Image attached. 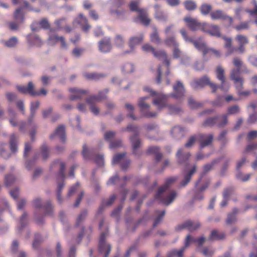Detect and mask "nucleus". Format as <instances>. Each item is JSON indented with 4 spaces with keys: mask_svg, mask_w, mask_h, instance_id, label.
<instances>
[{
    "mask_svg": "<svg viewBox=\"0 0 257 257\" xmlns=\"http://www.w3.org/2000/svg\"><path fill=\"white\" fill-rule=\"evenodd\" d=\"M144 90L150 92V95L153 97V103L157 107L159 110L168 107L171 113L178 114L181 112V109L177 106L173 104L167 105V100L169 95L163 93H158L152 90L149 86L144 87Z\"/></svg>",
    "mask_w": 257,
    "mask_h": 257,
    "instance_id": "obj_1",
    "label": "nucleus"
},
{
    "mask_svg": "<svg viewBox=\"0 0 257 257\" xmlns=\"http://www.w3.org/2000/svg\"><path fill=\"white\" fill-rule=\"evenodd\" d=\"M178 179L176 176L171 177L166 180L163 186L161 187L156 195V199H158L162 204L169 205L173 202L177 196V193L175 191L170 192H167L170 185L176 182Z\"/></svg>",
    "mask_w": 257,
    "mask_h": 257,
    "instance_id": "obj_2",
    "label": "nucleus"
},
{
    "mask_svg": "<svg viewBox=\"0 0 257 257\" xmlns=\"http://www.w3.org/2000/svg\"><path fill=\"white\" fill-rule=\"evenodd\" d=\"M241 64V62L238 59H236L234 60L233 65L236 68L231 70L230 78L234 82L238 94L240 96H247L250 94V91H242L244 80L240 76V68Z\"/></svg>",
    "mask_w": 257,
    "mask_h": 257,
    "instance_id": "obj_3",
    "label": "nucleus"
},
{
    "mask_svg": "<svg viewBox=\"0 0 257 257\" xmlns=\"http://www.w3.org/2000/svg\"><path fill=\"white\" fill-rule=\"evenodd\" d=\"M40 105V102L38 101L35 102H32L31 103L30 116L28 118V123L26 122H21L19 127V130L21 132H26L27 128L30 127L29 134L31 137V141H34L35 140V136L36 134V130L37 128L36 125L33 123V120L37 108Z\"/></svg>",
    "mask_w": 257,
    "mask_h": 257,
    "instance_id": "obj_4",
    "label": "nucleus"
},
{
    "mask_svg": "<svg viewBox=\"0 0 257 257\" xmlns=\"http://www.w3.org/2000/svg\"><path fill=\"white\" fill-rule=\"evenodd\" d=\"M190 84L194 89H201L206 85H208L212 89L213 92H215L218 88V85L212 82L207 75L203 76L200 78L194 79Z\"/></svg>",
    "mask_w": 257,
    "mask_h": 257,
    "instance_id": "obj_5",
    "label": "nucleus"
},
{
    "mask_svg": "<svg viewBox=\"0 0 257 257\" xmlns=\"http://www.w3.org/2000/svg\"><path fill=\"white\" fill-rule=\"evenodd\" d=\"M122 131L133 133V135L130 137V141L133 146V153L137 155L136 150L139 148L141 145V141L139 138L140 134L139 127L136 125L129 124L125 128H123Z\"/></svg>",
    "mask_w": 257,
    "mask_h": 257,
    "instance_id": "obj_6",
    "label": "nucleus"
},
{
    "mask_svg": "<svg viewBox=\"0 0 257 257\" xmlns=\"http://www.w3.org/2000/svg\"><path fill=\"white\" fill-rule=\"evenodd\" d=\"M228 122L227 115L224 114L222 116H217L214 117H209L206 119L203 125L205 126H213L216 124L218 126L222 127L226 125Z\"/></svg>",
    "mask_w": 257,
    "mask_h": 257,
    "instance_id": "obj_7",
    "label": "nucleus"
},
{
    "mask_svg": "<svg viewBox=\"0 0 257 257\" xmlns=\"http://www.w3.org/2000/svg\"><path fill=\"white\" fill-rule=\"evenodd\" d=\"M148 98V96L141 97L139 99L138 101V105L140 108V110L145 117H154L157 115V113L155 112H150L148 110L150 107V105L146 101V99Z\"/></svg>",
    "mask_w": 257,
    "mask_h": 257,
    "instance_id": "obj_8",
    "label": "nucleus"
},
{
    "mask_svg": "<svg viewBox=\"0 0 257 257\" xmlns=\"http://www.w3.org/2000/svg\"><path fill=\"white\" fill-rule=\"evenodd\" d=\"M224 69L220 66H218L216 68V76L218 80L221 82V84L218 86L222 91L226 92L228 90L229 85L225 81V77L224 75Z\"/></svg>",
    "mask_w": 257,
    "mask_h": 257,
    "instance_id": "obj_9",
    "label": "nucleus"
},
{
    "mask_svg": "<svg viewBox=\"0 0 257 257\" xmlns=\"http://www.w3.org/2000/svg\"><path fill=\"white\" fill-rule=\"evenodd\" d=\"M106 235V232H102L100 236L99 242V253L100 254H103L104 257H107V256L109 254L111 249L110 244H107L105 241Z\"/></svg>",
    "mask_w": 257,
    "mask_h": 257,
    "instance_id": "obj_10",
    "label": "nucleus"
},
{
    "mask_svg": "<svg viewBox=\"0 0 257 257\" xmlns=\"http://www.w3.org/2000/svg\"><path fill=\"white\" fill-rule=\"evenodd\" d=\"M102 97L89 96L86 99V101L89 105L91 112L94 115H98L100 114L99 108L95 105L96 103L102 101Z\"/></svg>",
    "mask_w": 257,
    "mask_h": 257,
    "instance_id": "obj_11",
    "label": "nucleus"
},
{
    "mask_svg": "<svg viewBox=\"0 0 257 257\" xmlns=\"http://www.w3.org/2000/svg\"><path fill=\"white\" fill-rule=\"evenodd\" d=\"M202 31L212 36L216 37H220L221 36L220 28L217 25L203 23Z\"/></svg>",
    "mask_w": 257,
    "mask_h": 257,
    "instance_id": "obj_12",
    "label": "nucleus"
},
{
    "mask_svg": "<svg viewBox=\"0 0 257 257\" xmlns=\"http://www.w3.org/2000/svg\"><path fill=\"white\" fill-rule=\"evenodd\" d=\"M98 50L103 53H109L112 49L111 39L109 37H105L98 42Z\"/></svg>",
    "mask_w": 257,
    "mask_h": 257,
    "instance_id": "obj_13",
    "label": "nucleus"
},
{
    "mask_svg": "<svg viewBox=\"0 0 257 257\" xmlns=\"http://www.w3.org/2000/svg\"><path fill=\"white\" fill-rule=\"evenodd\" d=\"M117 163L120 164L121 168L123 170H125L128 167L130 161L125 158L124 153L117 154L114 156L112 164H115Z\"/></svg>",
    "mask_w": 257,
    "mask_h": 257,
    "instance_id": "obj_14",
    "label": "nucleus"
},
{
    "mask_svg": "<svg viewBox=\"0 0 257 257\" xmlns=\"http://www.w3.org/2000/svg\"><path fill=\"white\" fill-rule=\"evenodd\" d=\"M194 47L200 52H202L203 57L209 54V47H208L206 43L201 38L197 40H191Z\"/></svg>",
    "mask_w": 257,
    "mask_h": 257,
    "instance_id": "obj_15",
    "label": "nucleus"
},
{
    "mask_svg": "<svg viewBox=\"0 0 257 257\" xmlns=\"http://www.w3.org/2000/svg\"><path fill=\"white\" fill-rule=\"evenodd\" d=\"M174 93L170 94L171 96L176 99H180L184 96L185 89L184 85L180 81H178L177 83L173 86Z\"/></svg>",
    "mask_w": 257,
    "mask_h": 257,
    "instance_id": "obj_16",
    "label": "nucleus"
},
{
    "mask_svg": "<svg viewBox=\"0 0 257 257\" xmlns=\"http://www.w3.org/2000/svg\"><path fill=\"white\" fill-rule=\"evenodd\" d=\"M200 226V223L197 222H193L190 220H187L181 224H179L176 227V230L180 231L184 229H187L189 231H192L196 230Z\"/></svg>",
    "mask_w": 257,
    "mask_h": 257,
    "instance_id": "obj_17",
    "label": "nucleus"
},
{
    "mask_svg": "<svg viewBox=\"0 0 257 257\" xmlns=\"http://www.w3.org/2000/svg\"><path fill=\"white\" fill-rule=\"evenodd\" d=\"M213 139V136L212 134H198V139L200 143V149H202L210 145Z\"/></svg>",
    "mask_w": 257,
    "mask_h": 257,
    "instance_id": "obj_18",
    "label": "nucleus"
},
{
    "mask_svg": "<svg viewBox=\"0 0 257 257\" xmlns=\"http://www.w3.org/2000/svg\"><path fill=\"white\" fill-rule=\"evenodd\" d=\"M190 239L191 236L189 235H187L185 239V245L179 250L173 249L170 250L168 253V257H173L175 256H177V257H182L183 252H184L186 248L189 245V240Z\"/></svg>",
    "mask_w": 257,
    "mask_h": 257,
    "instance_id": "obj_19",
    "label": "nucleus"
},
{
    "mask_svg": "<svg viewBox=\"0 0 257 257\" xmlns=\"http://www.w3.org/2000/svg\"><path fill=\"white\" fill-rule=\"evenodd\" d=\"M73 23L79 24L82 30L85 33H87L91 28V26L88 23L87 18L82 14H79L78 17L74 20Z\"/></svg>",
    "mask_w": 257,
    "mask_h": 257,
    "instance_id": "obj_20",
    "label": "nucleus"
},
{
    "mask_svg": "<svg viewBox=\"0 0 257 257\" xmlns=\"http://www.w3.org/2000/svg\"><path fill=\"white\" fill-rule=\"evenodd\" d=\"M196 165H194L190 170L185 171L183 173V178L179 184L180 188L185 187L189 183L192 175L196 172Z\"/></svg>",
    "mask_w": 257,
    "mask_h": 257,
    "instance_id": "obj_21",
    "label": "nucleus"
},
{
    "mask_svg": "<svg viewBox=\"0 0 257 257\" xmlns=\"http://www.w3.org/2000/svg\"><path fill=\"white\" fill-rule=\"evenodd\" d=\"M184 21L186 23L187 26L192 31H197L201 29L203 24L199 23L197 19H193L190 17H187L184 18Z\"/></svg>",
    "mask_w": 257,
    "mask_h": 257,
    "instance_id": "obj_22",
    "label": "nucleus"
},
{
    "mask_svg": "<svg viewBox=\"0 0 257 257\" xmlns=\"http://www.w3.org/2000/svg\"><path fill=\"white\" fill-rule=\"evenodd\" d=\"M190 156L191 154L189 152L184 153L183 152V149L180 148L176 153L178 163L182 165H188L187 161Z\"/></svg>",
    "mask_w": 257,
    "mask_h": 257,
    "instance_id": "obj_23",
    "label": "nucleus"
},
{
    "mask_svg": "<svg viewBox=\"0 0 257 257\" xmlns=\"http://www.w3.org/2000/svg\"><path fill=\"white\" fill-rule=\"evenodd\" d=\"M55 167L59 168V172L58 175V180L60 179L61 180L63 181L65 178V164L62 162L59 161V160H57L52 164L50 168L52 170L54 169Z\"/></svg>",
    "mask_w": 257,
    "mask_h": 257,
    "instance_id": "obj_24",
    "label": "nucleus"
},
{
    "mask_svg": "<svg viewBox=\"0 0 257 257\" xmlns=\"http://www.w3.org/2000/svg\"><path fill=\"white\" fill-rule=\"evenodd\" d=\"M185 128L179 126H174L171 130V134L172 137L177 140H179L185 136Z\"/></svg>",
    "mask_w": 257,
    "mask_h": 257,
    "instance_id": "obj_25",
    "label": "nucleus"
},
{
    "mask_svg": "<svg viewBox=\"0 0 257 257\" xmlns=\"http://www.w3.org/2000/svg\"><path fill=\"white\" fill-rule=\"evenodd\" d=\"M210 17L212 20L223 19L228 22L229 25H231L233 22V19L231 17L225 15L222 11L217 10L210 13Z\"/></svg>",
    "mask_w": 257,
    "mask_h": 257,
    "instance_id": "obj_26",
    "label": "nucleus"
},
{
    "mask_svg": "<svg viewBox=\"0 0 257 257\" xmlns=\"http://www.w3.org/2000/svg\"><path fill=\"white\" fill-rule=\"evenodd\" d=\"M155 18L159 21L166 23L168 20V16L166 13L160 9V6L156 5Z\"/></svg>",
    "mask_w": 257,
    "mask_h": 257,
    "instance_id": "obj_27",
    "label": "nucleus"
},
{
    "mask_svg": "<svg viewBox=\"0 0 257 257\" xmlns=\"http://www.w3.org/2000/svg\"><path fill=\"white\" fill-rule=\"evenodd\" d=\"M27 41L31 46L40 47L43 43L41 39L37 35L33 34L28 35L26 37Z\"/></svg>",
    "mask_w": 257,
    "mask_h": 257,
    "instance_id": "obj_28",
    "label": "nucleus"
},
{
    "mask_svg": "<svg viewBox=\"0 0 257 257\" xmlns=\"http://www.w3.org/2000/svg\"><path fill=\"white\" fill-rule=\"evenodd\" d=\"M71 93L70 96V99L71 100L81 99L87 93V91L80 89L77 88H71L69 89Z\"/></svg>",
    "mask_w": 257,
    "mask_h": 257,
    "instance_id": "obj_29",
    "label": "nucleus"
},
{
    "mask_svg": "<svg viewBox=\"0 0 257 257\" xmlns=\"http://www.w3.org/2000/svg\"><path fill=\"white\" fill-rule=\"evenodd\" d=\"M144 38V34L140 33L138 36L130 37L128 41L129 47H133L135 49L136 46L141 43Z\"/></svg>",
    "mask_w": 257,
    "mask_h": 257,
    "instance_id": "obj_30",
    "label": "nucleus"
},
{
    "mask_svg": "<svg viewBox=\"0 0 257 257\" xmlns=\"http://www.w3.org/2000/svg\"><path fill=\"white\" fill-rule=\"evenodd\" d=\"M17 89L22 93H28L31 95L33 96L34 94V85L32 82H29L28 86L24 85H18L17 86Z\"/></svg>",
    "mask_w": 257,
    "mask_h": 257,
    "instance_id": "obj_31",
    "label": "nucleus"
},
{
    "mask_svg": "<svg viewBox=\"0 0 257 257\" xmlns=\"http://www.w3.org/2000/svg\"><path fill=\"white\" fill-rule=\"evenodd\" d=\"M155 57L160 60H162L166 64L168 68L170 65V62L167 59V55L166 52L163 50L156 51L155 50L153 54Z\"/></svg>",
    "mask_w": 257,
    "mask_h": 257,
    "instance_id": "obj_32",
    "label": "nucleus"
},
{
    "mask_svg": "<svg viewBox=\"0 0 257 257\" xmlns=\"http://www.w3.org/2000/svg\"><path fill=\"white\" fill-rule=\"evenodd\" d=\"M55 136L60 138L62 142L65 141V127L63 125H60L56 128L55 132L50 136L51 139H52Z\"/></svg>",
    "mask_w": 257,
    "mask_h": 257,
    "instance_id": "obj_33",
    "label": "nucleus"
},
{
    "mask_svg": "<svg viewBox=\"0 0 257 257\" xmlns=\"http://www.w3.org/2000/svg\"><path fill=\"white\" fill-rule=\"evenodd\" d=\"M219 161V159H215L213 160L210 164H207L205 165H204L203 167V171L199 179L198 180V181L196 182L195 184V187H197L200 182L201 181L202 178L203 176L208 172H209L210 170H211L213 166L218 162Z\"/></svg>",
    "mask_w": 257,
    "mask_h": 257,
    "instance_id": "obj_34",
    "label": "nucleus"
},
{
    "mask_svg": "<svg viewBox=\"0 0 257 257\" xmlns=\"http://www.w3.org/2000/svg\"><path fill=\"white\" fill-rule=\"evenodd\" d=\"M115 198L116 196L115 195H112L107 200H103L98 209L97 214H99L101 213L103 210L105 206H109L111 205L115 200Z\"/></svg>",
    "mask_w": 257,
    "mask_h": 257,
    "instance_id": "obj_35",
    "label": "nucleus"
},
{
    "mask_svg": "<svg viewBox=\"0 0 257 257\" xmlns=\"http://www.w3.org/2000/svg\"><path fill=\"white\" fill-rule=\"evenodd\" d=\"M138 18L141 23L145 25H148L150 22V19L148 18V14L145 10H138Z\"/></svg>",
    "mask_w": 257,
    "mask_h": 257,
    "instance_id": "obj_36",
    "label": "nucleus"
},
{
    "mask_svg": "<svg viewBox=\"0 0 257 257\" xmlns=\"http://www.w3.org/2000/svg\"><path fill=\"white\" fill-rule=\"evenodd\" d=\"M148 151L149 153L153 154L155 156V160L157 162L161 161L163 157V155L160 152V148L157 146H152L149 148Z\"/></svg>",
    "mask_w": 257,
    "mask_h": 257,
    "instance_id": "obj_37",
    "label": "nucleus"
},
{
    "mask_svg": "<svg viewBox=\"0 0 257 257\" xmlns=\"http://www.w3.org/2000/svg\"><path fill=\"white\" fill-rule=\"evenodd\" d=\"M164 44L168 47H175L179 46V44L177 42L175 36H166L164 41Z\"/></svg>",
    "mask_w": 257,
    "mask_h": 257,
    "instance_id": "obj_38",
    "label": "nucleus"
},
{
    "mask_svg": "<svg viewBox=\"0 0 257 257\" xmlns=\"http://www.w3.org/2000/svg\"><path fill=\"white\" fill-rule=\"evenodd\" d=\"M222 39L225 40L224 47L228 49V51L225 54L226 56H228L235 50V48L232 46V39L230 37H223Z\"/></svg>",
    "mask_w": 257,
    "mask_h": 257,
    "instance_id": "obj_39",
    "label": "nucleus"
},
{
    "mask_svg": "<svg viewBox=\"0 0 257 257\" xmlns=\"http://www.w3.org/2000/svg\"><path fill=\"white\" fill-rule=\"evenodd\" d=\"M239 212L237 208H233L232 212L227 215L226 220V223L228 224H231L236 221V215Z\"/></svg>",
    "mask_w": 257,
    "mask_h": 257,
    "instance_id": "obj_40",
    "label": "nucleus"
},
{
    "mask_svg": "<svg viewBox=\"0 0 257 257\" xmlns=\"http://www.w3.org/2000/svg\"><path fill=\"white\" fill-rule=\"evenodd\" d=\"M60 40V37L55 34V30L51 29L49 33L48 43L51 45H54Z\"/></svg>",
    "mask_w": 257,
    "mask_h": 257,
    "instance_id": "obj_41",
    "label": "nucleus"
},
{
    "mask_svg": "<svg viewBox=\"0 0 257 257\" xmlns=\"http://www.w3.org/2000/svg\"><path fill=\"white\" fill-rule=\"evenodd\" d=\"M154 31L150 35V40L152 42L156 44L161 43V39L159 37V33L157 27L153 28Z\"/></svg>",
    "mask_w": 257,
    "mask_h": 257,
    "instance_id": "obj_42",
    "label": "nucleus"
},
{
    "mask_svg": "<svg viewBox=\"0 0 257 257\" xmlns=\"http://www.w3.org/2000/svg\"><path fill=\"white\" fill-rule=\"evenodd\" d=\"M2 43L9 48H14L18 43V39L16 37H13L7 40L2 41Z\"/></svg>",
    "mask_w": 257,
    "mask_h": 257,
    "instance_id": "obj_43",
    "label": "nucleus"
},
{
    "mask_svg": "<svg viewBox=\"0 0 257 257\" xmlns=\"http://www.w3.org/2000/svg\"><path fill=\"white\" fill-rule=\"evenodd\" d=\"M8 115L10 117L9 121L13 126H17L18 124L16 118V112L10 107L8 108Z\"/></svg>",
    "mask_w": 257,
    "mask_h": 257,
    "instance_id": "obj_44",
    "label": "nucleus"
},
{
    "mask_svg": "<svg viewBox=\"0 0 257 257\" xmlns=\"http://www.w3.org/2000/svg\"><path fill=\"white\" fill-rule=\"evenodd\" d=\"M165 214V210H157L155 212L156 217L155 218V221L153 223V226L156 227L157 226L160 222H161L163 217Z\"/></svg>",
    "mask_w": 257,
    "mask_h": 257,
    "instance_id": "obj_45",
    "label": "nucleus"
},
{
    "mask_svg": "<svg viewBox=\"0 0 257 257\" xmlns=\"http://www.w3.org/2000/svg\"><path fill=\"white\" fill-rule=\"evenodd\" d=\"M82 154L84 159L89 160L92 158L93 155L94 150L93 149H88L86 145H85L83 146Z\"/></svg>",
    "mask_w": 257,
    "mask_h": 257,
    "instance_id": "obj_46",
    "label": "nucleus"
},
{
    "mask_svg": "<svg viewBox=\"0 0 257 257\" xmlns=\"http://www.w3.org/2000/svg\"><path fill=\"white\" fill-rule=\"evenodd\" d=\"M18 137L15 134H13L10 138V148L13 152H15L17 150V141Z\"/></svg>",
    "mask_w": 257,
    "mask_h": 257,
    "instance_id": "obj_47",
    "label": "nucleus"
},
{
    "mask_svg": "<svg viewBox=\"0 0 257 257\" xmlns=\"http://www.w3.org/2000/svg\"><path fill=\"white\" fill-rule=\"evenodd\" d=\"M114 45L117 48H122L124 47L125 41L122 37L120 35H116L114 38L113 40Z\"/></svg>",
    "mask_w": 257,
    "mask_h": 257,
    "instance_id": "obj_48",
    "label": "nucleus"
},
{
    "mask_svg": "<svg viewBox=\"0 0 257 257\" xmlns=\"http://www.w3.org/2000/svg\"><path fill=\"white\" fill-rule=\"evenodd\" d=\"M83 76L89 80H97L101 77H104V75L100 73H87L85 72L83 73Z\"/></svg>",
    "mask_w": 257,
    "mask_h": 257,
    "instance_id": "obj_49",
    "label": "nucleus"
},
{
    "mask_svg": "<svg viewBox=\"0 0 257 257\" xmlns=\"http://www.w3.org/2000/svg\"><path fill=\"white\" fill-rule=\"evenodd\" d=\"M225 237V233L223 232H219L217 230H212L210 234V239H221Z\"/></svg>",
    "mask_w": 257,
    "mask_h": 257,
    "instance_id": "obj_50",
    "label": "nucleus"
},
{
    "mask_svg": "<svg viewBox=\"0 0 257 257\" xmlns=\"http://www.w3.org/2000/svg\"><path fill=\"white\" fill-rule=\"evenodd\" d=\"M27 214L26 212H24L21 216L19 221V225L18 226V228L19 230L22 229L27 224Z\"/></svg>",
    "mask_w": 257,
    "mask_h": 257,
    "instance_id": "obj_51",
    "label": "nucleus"
},
{
    "mask_svg": "<svg viewBox=\"0 0 257 257\" xmlns=\"http://www.w3.org/2000/svg\"><path fill=\"white\" fill-rule=\"evenodd\" d=\"M125 107L128 112L127 116L132 118L133 120H136L137 117L134 115V111L135 110L134 106L128 103H125Z\"/></svg>",
    "mask_w": 257,
    "mask_h": 257,
    "instance_id": "obj_52",
    "label": "nucleus"
},
{
    "mask_svg": "<svg viewBox=\"0 0 257 257\" xmlns=\"http://www.w3.org/2000/svg\"><path fill=\"white\" fill-rule=\"evenodd\" d=\"M235 40L237 41L239 45H245L249 43L247 37L241 34L236 35Z\"/></svg>",
    "mask_w": 257,
    "mask_h": 257,
    "instance_id": "obj_53",
    "label": "nucleus"
},
{
    "mask_svg": "<svg viewBox=\"0 0 257 257\" xmlns=\"http://www.w3.org/2000/svg\"><path fill=\"white\" fill-rule=\"evenodd\" d=\"M40 153L44 160H47L49 157V148L46 144H43L40 150Z\"/></svg>",
    "mask_w": 257,
    "mask_h": 257,
    "instance_id": "obj_54",
    "label": "nucleus"
},
{
    "mask_svg": "<svg viewBox=\"0 0 257 257\" xmlns=\"http://www.w3.org/2000/svg\"><path fill=\"white\" fill-rule=\"evenodd\" d=\"M14 18L19 22L22 23L24 21V14L21 8L17 9L14 13Z\"/></svg>",
    "mask_w": 257,
    "mask_h": 257,
    "instance_id": "obj_55",
    "label": "nucleus"
},
{
    "mask_svg": "<svg viewBox=\"0 0 257 257\" xmlns=\"http://www.w3.org/2000/svg\"><path fill=\"white\" fill-rule=\"evenodd\" d=\"M84 49L80 47H75L71 52L72 56L75 58H79L83 53Z\"/></svg>",
    "mask_w": 257,
    "mask_h": 257,
    "instance_id": "obj_56",
    "label": "nucleus"
},
{
    "mask_svg": "<svg viewBox=\"0 0 257 257\" xmlns=\"http://www.w3.org/2000/svg\"><path fill=\"white\" fill-rule=\"evenodd\" d=\"M240 112V108L237 105H234L229 106L227 108V115H235L239 113Z\"/></svg>",
    "mask_w": 257,
    "mask_h": 257,
    "instance_id": "obj_57",
    "label": "nucleus"
},
{
    "mask_svg": "<svg viewBox=\"0 0 257 257\" xmlns=\"http://www.w3.org/2000/svg\"><path fill=\"white\" fill-rule=\"evenodd\" d=\"M122 71L125 73H132L134 71L135 67L132 63H125L122 67Z\"/></svg>",
    "mask_w": 257,
    "mask_h": 257,
    "instance_id": "obj_58",
    "label": "nucleus"
},
{
    "mask_svg": "<svg viewBox=\"0 0 257 257\" xmlns=\"http://www.w3.org/2000/svg\"><path fill=\"white\" fill-rule=\"evenodd\" d=\"M197 139L198 135L191 136L189 138V139L185 144V147L187 148H191L193 146V145L195 144V143L196 142Z\"/></svg>",
    "mask_w": 257,
    "mask_h": 257,
    "instance_id": "obj_59",
    "label": "nucleus"
},
{
    "mask_svg": "<svg viewBox=\"0 0 257 257\" xmlns=\"http://www.w3.org/2000/svg\"><path fill=\"white\" fill-rule=\"evenodd\" d=\"M249 28V21L242 22L235 27V29L237 31L247 30Z\"/></svg>",
    "mask_w": 257,
    "mask_h": 257,
    "instance_id": "obj_60",
    "label": "nucleus"
},
{
    "mask_svg": "<svg viewBox=\"0 0 257 257\" xmlns=\"http://www.w3.org/2000/svg\"><path fill=\"white\" fill-rule=\"evenodd\" d=\"M200 11L202 15H206L209 13L210 11L212 9V7L210 5L208 4H203L201 6L200 8Z\"/></svg>",
    "mask_w": 257,
    "mask_h": 257,
    "instance_id": "obj_61",
    "label": "nucleus"
},
{
    "mask_svg": "<svg viewBox=\"0 0 257 257\" xmlns=\"http://www.w3.org/2000/svg\"><path fill=\"white\" fill-rule=\"evenodd\" d=\"M44 207L45 208V214L48 215L52 214L53 207L51 202L50 201H48L44 205Z\"/></svg>",
    "mask_w": 257,
    "mask_h": 257,
    "instance_id": "obj_62",
    "label": "nucleus"
},
{
    "mask_svg": "<svg viewBox=\"0 0 257 257\" xmlns=\"http://www.w3.org/2000/svg\"><path fill=\"white\" fill-rule=\"evenodd\" d=\"M87 215V211L85 209L83 210L78 215L76 220V225H78L86 218Z\"/></svg>",
    "mask_w": 257,
    "mask_h": 257,
    "instance_id": "obj_63",
    "label": "nucleus"
},
{
    "mask_svg": "<svg viewBox=\"0 0 257 257\" xmlns=\"http://www.w3.org/2000/svg\"><path fill=\"white\" fill-rule=\"evenodd\" d=\"M188 104L192 108H197L202 105V103L196 101L192 97L188 98Z\"/></svg>",
    "mask_w": 257,
    "mask_h": 257,
    "instance_id": "obj_64",
    "label": "nucleus"
}]
</instances>
